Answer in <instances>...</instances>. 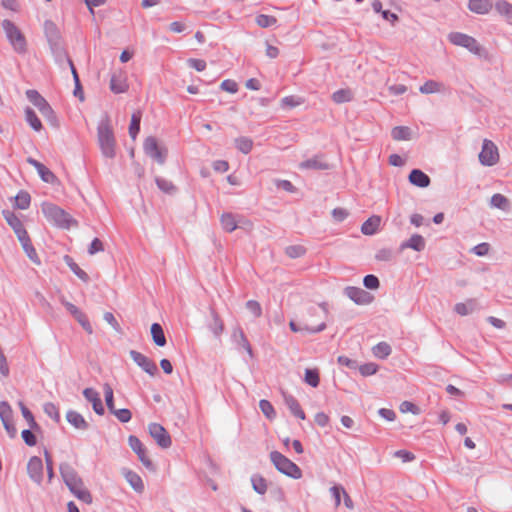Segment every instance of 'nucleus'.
<instances>
[{"instance_id": "obj_1", "label": "nucleus", "mask_w": 512, "mask_h": 512, "mask_svg": "<svg viewBox=\"0 0 512 512\" xmlns=\"http://www.w3.org/2000/svg\"><path fill=\"white\" fill-rule=\"evenodd\" d=\"M60 471L64 482L74 496L86 504H91L92 495L85 487L82 479L77 475L75 470L71 466L65 464L61 465Z\"/></svg>"}, {"instance_id": "obj_2", "label": "nucleus", "mask_w": 512, "mask_h": 512, "mask_svg": "<svg viewBox=\"0 0 512 512\" xmlns=\"http://www.w3.org/2000/svg\"><path fill=\"white\" fill-rule=\"evenodd\" d=\"M269 457L278 472L293 479H300L302 477L301 469L280 452L272 451Z\"/></svg>"}, {"instance_id": "obj_3", "label": "nucleus", "mask_w": 512, "mask_h": 512, "mask_svg": "<svg viewBox=\"0 0 512 512\" xmlns=\"http://www.w3.org/2000/svg\"><path fill=\"white\" fill-rule=\"evenodd\" d=\"M2 28L13 49L19 54H25L27 52V41L22 31L8 19L2 21Z\"/></svg>"}, {"instance_id": "obj_4", "label": "nucleus", "mask_w": 512, "mask_h": 512, "mask_svg": "<svg viewBox=\"0 0 512 512\" xmlns=\"http://www.w3.org/2000/svg\"><path fill=\"white\" fill-rule=\"evenodd\" d=\"M98 141L103 154L107 157L115 156V137L108 121L101 122L98 126Z\"/></svg>"}, {"instance_id": "obj_5", "label": "nucleus", "mask_w": 512, "mask_h": 512, "mask_svg": "<svg viewBox=\"0 0 512 512\" xmlns=\"http://www.w3.org/2000/svg\"><path fill=\"white\" fill-rule=\"evenodd\" d=\"M43 212L48 220L62 228H69L75 222L67 212L53 204L43 207Z\"/></svg>"}, {"instance_id": "obj_6", "label": "nucleus", "mask_w": 512, "mask_h": 512, "mask_svg": "<svg viewBox=\"0 0 512 512\" xmlns=\"http://www.w3.org/2000/svg\"><path fill=\"white\" fill-rule=\"evenodd\" d=\"M26 94L28 99L33 103L34 106L38 108V110L45 118H47L49 121L53 123L57 122V117L54 110L46 101V99L42 97L37 90H28Z\"/></svg>"}, {"instance_id": "obj_7", "label": "nucleus", "mask_w": 512, "mask_h": 512, "mask_svg": "<svg viewBox=\"0 0 512 512\" xmlns=\"http://www.w3.org/2000/svg\"><path fill=\"white\" fill-rule=\"evenodd\" d=\"M449 40L452 44L465 47L471 53L476 55H480L483 51L482 47L478 44L475 38L460 32L450 33Z\"/></svg>"}, {"instance_id": "obj_8", "label": "nucleus", "mask_w": 512, "mask_h": 512, "mask_svg": "<svg viewBox=\"0 0 512 512\" xmlns=\"http://www.w3.org/2000/svg\"><path fill=\"white\" fill-rule=\"evenodd\" d=\"M479 160L483 165L492 166L499 161V152L497 146L488 139L483 141L482 150L479 154Z\"/></svg>"}, {"instance_id": "obj_9", "label": "nucleus", "mask_w": 512, "mask_h": 512, "mask_svg": "<svg viewBox=\"0 0 512 512\" xmlns=\"http://www.w3.org/2000/svg\"><path fill=\"white\" fill-rule=\"evenodd\" d=\"M150 436L156 441L161 448H169L172 444L171 437L167 430L158 423H150L148 425Z\"/></svg>"}, {"instance_id": "obj_10", "label": "nucleus", "mask_w": 512, "mask_h": 512, "mask_svg": "<svg viewBox=\"0 0 512 512\" xmlns=\"http://www.w3.org/2000/svg\"><path fill=\"white\" fill-rule=\"evenodd\" d=\"M144 150L147 155L155 159L158 163L163 164L165 162L167 150L159 147L155 137L150 136L145 139Z\"/></svg>"}, {"instance_id": "obj_11", "label": "nucleus", "mask_w": 512, "mask_h": 512, "mask_svg": "<svg viewBox=\"0 0 512 512\" xmlns=\"http://www.w3.org/2000/svg\"><path fill=\"white\" fill-rule=\"evenodd\" d=\"M239 222H241V219L231 212H225L220 217V223L223 230L229 233L238 228ZM242 224L248 227H252V222L250 220H243Z\"/></svg>"}, {"instance_id": "obj_12", "label": "nucleus", "mask_w": 512, "mask_h": 512, "mask_svg": "<svg viewBox=\"0 0 512 512\" xmlns=\"http://www.w3.org/2000/svg\"><path fill=\"white\" fill-rule=\"evenodd\" d=\"M130 448L137 454L141 463L147 467L152 468V461L147 455L146 448L136 436H130L128 439Z\"/></svg>"}, {"instance_id": "obj_13", "label": "nucleus", "mask_w": 512, "mask_h": 512, "mask_svg": "<svg viewBox=\"0 0 512 512\" xmlns=\"http://www.w3.org/2000/svg\"><path fill=\"white\" fill-rule=\"evenodd\" d=\"M130 355L132 359L148 374L153 376L158 372L156 363L144 354L132 350Z\"/></svg>"}, {"instance_id": "obj_14", "label": "nucleus", "mask_w": 512, "mask_h": 512, "mask_svg": "<svg viewBox=\"0 0 512 512\" xmlns=\"http://www.w3.org/2000/svg\"><path fill=\"white\" fill-rule=\"evenodd\" d=\"M27 162L36 168L38 174L40 175L41 179L44 182L50 183V184H55V183L59 182L56 175L41 162H39L33 158H28Z\"/></svg>"}, {"instance_id": "obj_15", "label": "nucleus", "mask_w": 512, "mask_h": 512, "mask_svg": "<svg viewBox=\"0 0 512 512\" xmlns=\"http://www.w3.org/2000/svg\"><path fill=\"white\" fill-rule=\"evenodd\" d=\"M345 294L356 304H368L372 300V296L360 287H347Z\"/></svg>"}, {"instance_id": "obj_16", "label": "nucleus", "mask_w": 512, "mask_h": 512, "mask_svg": "<svg viewBox=\"0 0 512 512\" xmlns=\"http://www.w3.org/2000/svg\"><path fill=\"white\" fill-rule=\"evenodd\" d=\"M66 309L73 315V317L80 323V325L89 333H92L91 324L85 315L78 307L70 302H65Z\"/></svg>"}, {"instance_id": "obj_17", "label": "nucleus", "mask_w": 512, "mask_h": 512, "mask_svg": "<svg viewBox=\"0 0 512 512\" xmlns=\"http://www.w3.org/2000/svg\"><path fill=\"white\" fill-rule=\"evenodd\" d=\"M300 167L307 170H327L330 168V165L327 161H325L324 156L316 155L303 161L300 164Z\"/></svg>"}, {"instance_id": "obj_18", "label": "nucleus", "mask_w": 512, "mask_h": 512, "mask_svg": "<svg viewBox=\"0 0 512 512\" xmlns=\"http://www.w3.org/2000/svg\"><path fill=\"white\" fill-rule=\"evenodd\" d=\"M27 471L29 476L36 482H40L43 473V463L39 457L30 458L27 464Z\"/></svg>"}, {"instance_id": "obj_19", "label": "nucleus", "mask_w": 512, "mask_h": 512, "mask_svg": "<svg viewBox=\"0 0 512 512\" xmlns=\"http://www.w3.org/2000/svg\"><path fill=\"white\" fill-rule=\"evenodd\" d=\"M3 216L17 236L27 231L20 218L13 211L5 210L3 211Z\"/></svg>"}, {"instance_id": "obj_20", "label": "nucleus", "mask_w": 512, "mask_h": 512, "mask_svg": "<svg viewBox=\"0 0 512 512\" xmlns=\"http://www.w3.org/2000/svg\"><path fill=\"white\" fill-rule=\"evenodd\" d=\"M84 397L91 402L93 410L99 414L102 415L104 413V406L102 404L100 395L98 392H96L93 388H86L83 391Z\"/></svg>"}, {"instance_id": "obj_21", "label": "nucleus", "mask_w": 512, "mask_h": 512, "mask_svg": "<svg viewBox=\"0 0 512 512\" xmlns=\"http://www.w3.org/2000/svg\"><path fill=\"white\" fill-rule=\"evenodd\" d=\"M27 256L34 262L39 263L37 252L32 244V241L26 231L24 234L17 236Z\"/></svg>"}, {"instance_id": "obj_22", "label": "nucleus", "mask_w": 512, "mask_h": 512, "mask_svg": "<svg viewBox=\"0 0 512 512\" xmlns=\"http://www.w3.org/2000/svg\"><path fill=\"white\" fill-rule=\"evenodd\" d=\"M409 181L411 184L421 188H425L430 184L429 176L419 169H413L410 172Z\"/></svg>"}, {"instance_id": "obj_23", "label": "nucleus", "mask_w": 512, "mask_h": 512, "mask_svg": "<svg viewBox=\"0 0 512 512\" xmlns=\"http://www.w3.org/2000/svg\"><path fill=\"white\" fill-rule=\"evenodd\" d=\"M492 7L490 0H468V8L476 14H487Z\"/></svg>"}, {"instance_id": "obj_24", "label": "nucleus", "mask_w": 512, "mask_h": 512, "mask_svg": "<svg viewBox=\"0 0 512 512\" xmlns=\"http://www.w3.org/2000/svg\"><path fill=\"white\" fill-rule=\"evenodd\" d=\"M66 419L75 429L86 430L88 428L87 421L80 413L76 411H68L66 414Z\"/></svg>"}, {"instance_id": "obj_25", "label": "nucleus", "mask_w": 512, "mask_h": 512, "mask_svg": "<svg viewBox=\"0 0 512 512\" xmlns=\"http://www.w3.org/2000/svg\"><path fill=\"white\" fill-rule=\"evenodd\" d=\"M380 223L381 217L373 215L362 224L361 232L365 235H373L378 231Z\"/></svg>"}, {"instance_id": "obj_26", "label": "nucleus", "mask_w": 512, "mask_h": 512, "mask_svg": "<svg viewBox=\"0 0 512 512\" xmlns=\"http://www.w3.org/2000/svg\"><path fill=\"white\" fill-rule=\"evenodd\" d=\"M401 248H411L415 251L420 252L425 248V240L421 235L414 234L407 241L402 243Z\"/></svg>"}, {"instance_id": "obj_27", "label": "nucleus", "mask_w": 512, "mask_h": 512, "mask_svg": "<svg viewBox=\"0 0 512 512\" xmlns=\"http://www.w3.org/2000/svg\"><path fill=\"white\" fill-rule=\"evenodd\" d=\"M285 403L288 406L290 412L297 418L304 420L306 418L304 411L300 404L292 396L284 395Z\"/></svg>"}, {"instance_id": "obj_28", "label": "nucleus", "mask_w": 512, "mask_h": 512, "mask_svg": "<svg viewBox=\"0 0 512 512\" xmlns=\"http://www.w3.org/2000/svg\"><path fill=\"white\" fill-rule=\"evenodd\" d=\"M110 89L116 94L124 93L128 90V84L121 76L114 74L110 79Z\"/></svg>"}, {"instance_id": "obj_29", "label": "nucleus", "mask_w": 512, "mask_h": 512, "mask_svg": "<svg viewBox=\"0 0 512 512\" xmlns=\"http://www.w3.org/2000/svg\"><path fill=\"white\" fill-rule=\"evenodd\" d=\"M151 335L153 338L154 343L157 346H165L166 344V337L163 331L162 326L159 323H153L151 326Z\"/></svg>"}, {"instance_id": "obj_30", "label": "nucleus", "mask_w": 512, "mask_h": 512, "mask_svg": "<svg viewBox=\"0 0 512 512\" xmlns=\"http://www.w3.org/2000/svg\"><path fill=\"white\" fill-rule=\"evenodd\" d=\"M25 118L33 130L38 132L43 128L41 120L33 109L29 107L25 109Z\"/></svg>"}, {"instance_id": "obj_31", "label": "nucleus", "mask_w": 512, "mask_h": 512, "mask_svg": "<svg viewBox=\"0 0 512 512\" xmlns=\"http://www.w3.org/2000/svg\"><path fill=\"white\" fill-rule=\"evenodd\" d=\"M30 203H31V197L27 191L21 190L15 196V203H14L15 208L25 210V209L29 208Z\"/></svg>"}, {"instance_id": "obj_32", "label": "nucleus", "mask_w": 512, "mask_h": 512, "mask_svg": "<svg viewBox=\"0 0 512 512\" xmlns=\"http://www.w3.org/2000/svg\"><path fill=\"white\" fill-rule=\"evenodd\" d=\"M141 117H142L141 111H136L132 114L131 122H130V126H129V134L132 139H136V137L140 131Z\"/></svg>"}, {"instance_id": "obj_33", "label": "nucleus", "mask_w": 512, "mask_h": 512, "mask_svg": "<svg viewBox=\"0 0 512 512\" xmlns=\"http://www.w3.org/2000/svg\"><path fill=\"white\" fill-rule=\"evenodd\" d=\"M251 483H252V487H253L254 491L257 492L258 494L263 495L267 492L268 484H267L266 479L263 476L254 475L251 478Z\"/></svg>"}, {"instance_id": "obj_34", "label": "nucleus", "mask_w": 512, "mask_h": 512, "mask_svg": "<svg viewBox=\"0 0 512 512\" xmlns=\"http://www.w3.org/2000/svg\"><path fill=\"white\" fill-rule=\"evenodd\" d=\"M496 11L501 15L506 17L508 20H512V4L506 0H498L495 3Z\"/></svg>"}, {"instance_id": "obj_35", "label": "nucleus", "mask_w": 512, "mask_h": 512, "mask_svg": "<svg viewBox=\"0 0 512 512\" xmlns=\"http://www.w3.org/2000/svg\"><path fill=\"white\" fill-rule=\"evenodd\" d=\"M125 478L129 482V484L133 487L134 490L141 492L144 489V484L141 477L132 471H127L125 473Z\"/></svg>"}, {"instance_id": "obj_36", "label": "nucleus", "mask_w": 512, "mask_h": 512, "mask_svg": "<svg viewBox=\"0 0 512 512\" xmlns=\"http://www.w3.org/2000/svg\"><path fill=\"white\" fill-rule=\"evenodd\" d=\"M375 357L385 359L391 354V347L386 342H380L372 348Z\"/></svg>"}, {"instance_id": "obj_37", "label": "nucleus", "mask_w": 512, "mask_h": 512, "mask_svg": "<svg viewBox=\"0 0 512 512\" xmlns=\"http://www.w3.org/2000/svg\"><path fill=\"white\" fill-rule=\"evenodd\" d=\"M65 261L70 269L84 282L89 280L88 274L79 267V265L74 262V260L70 256H65Z\"/></svg>"}, {"instance_id": "obj_38", "label": "nucleus", "mask_w": 512, "mask_h": 512, "mask_svg": "<svg viewBox=\"0 0 512 512\" xmlns=\"http://www.w3.org/2000/svg\"><path fill=\"white\" fill-rule=\"evenodd\" d=\"M235 145L239 151L248 154L253 148V141L248 137H239L235 140Z\"/></svg>"}, {"instance_id": "obj_39", "label": "nucleus", "mask_w": 512, "mask_h": 512, "mask_svg": "<svg viewBox=\"0 0 512 512\" xmlns=\"http://www.w3.org/2000/svg\"><path fill=\"white\" fill-rule=\"evenodd\" d=\"M392 137L396 141L401 140H409L410 139V129L405 126H397L392 129Z\"/></svg>"}, {"instance_id": "obj_40", "label": "nucleus", "mask_w": 512, "mask_h": 512, "mask_svg": "<svg viewBox=\"0 0 512 512\" xmlns=\"http://www.w3.org/2000/svg\"><path fill=\"white\" fill-rule=\"evenodd\" d=\"M255 21L261 28H268L277 23V18L272 15L259 14L256 16Z\"/></svg>"}, {"instance_id": "obj_41", "label": "nucleus", "mask_w": 512, "mask_h": 512, "mask_svg": "<svg viewBox=\"0 0 512 512\" xmlns=\"http://www.w3.org/2000/svg\"><path fill=\"white\" fill-rule=\"evenodd\" d=\"M491 205L501 210H508L509 200L504 195L496 193L491 197Z\"/></svg>"}, {"instance_id": "obj_42", "label": "nucleus", "mask_w": 512, "mask_h": 512, "mask_svg": "<svg viewBox=\"0 0 512 512\" xmlns=\"http://www.w3.org/2000/svg\"><path fill=\"white\" fill-rule=\"evenodd\" d=\"M352 99V94L349 89H340L332 94V100L337 103L349 102Z\"/></svg>"}, {"instance_id": "obj_43", "label": "nucleus", "mask_w": 512, "mask_h": 512, "mask_svg": "<svg viewBox=\"0 0 512 512\" xmlns=\"http://www.w3.org/2000/svg\"><path fill=\"white\" fill-rule=\"evenodd\" d=\"M440 89H441L440 83H438L434 80H428L420 87V92L423 94H431V93L439 92Z\"/></svg>"}, {"instance_id": "obj_44", "label": "nucleus", "mask_w": 512, "mask_h": 512, "mask_svg": "<svg viewBox=\"0 0 512 512\" xmlns=\"http://www.w3.org/2000/svg\"><path fill=\"white\" fill-rule=\"evenodd\" d=\"M285 253L290 258L295 259V258H299V257H302L303 255H305L306 248L302 245H291L285 249Z\"/></svg>"}, {"instance_id": "obj_45", "label": "nucleus", "mask_w": 512, "mask_h": 512, "mask_svg": "<svg viewBox=\"0 0 512 512\" xmlns=\"http://www.w3.org/2000/svg\"><path fill=\"white\" fill-rule=\"evenodd\" d=\"M44 412L54 421L59 422L60 421V412L58 407L51 403L47 402L43 406Z\"/></svg>"}, {"instance_id": "obj_46", "label": "nucleus", "mask_w": 512, "mask_h": 512, "mask_svg": "<svg viewBox=\"0 0 512 512\" xmlns=\"http://www.w3.org/2000/svg\"><path fill=\"white\" fill-rule=\"evenodd\" d=\"M474 305H475V301L474 300H468L467 303H457L455 305L454 310L459 315L465 316V315L469 314L473 310Z\"/></svg>"}, {"instance_id": "obj_47", "label": "nucleus", "mask_w": 512, "mask_h": 512, "mask_svg": "<svg viewBox=\"0 0 512 512\" xmlns=\"http://www.w3.org/2000/svg\"><path fill=\"white\" fill-rule=\"evenodd\" d=\"M357 368L359 369V372L361 375L370 376L377 372L378 365L373 362H370V363H365L363 365H360Z\"/></svg>"}, {"instance_id": "obj_48", "label": "nucleus", "mask_w": 512, "mask_h": 512, "mask_svg": "<svg viewBox=\"0 0 512 512\" xmlns=\"http://www.w3.org/2000/svg\"><path fill=\"white\" fill-rule=\"evenodd\" d=\"M399 410L401 413H412L414 415H418L420 413V409L410 401H404L400 404Z\"/></svg>"}, {"instance_id": "obj_49", "label": "nucleus", "mask_w": 512, "mask_h": 512, "mask_svg": "<svg viewBox=\"0 0 512 512\" xmlns=\"http://www.w3.org/2000/svg\"><path fill=\"white\" fill-rule=\"evenodd\" d=\"M260 409L262 413L269 419H273L275 417V410L271 403L267 400H261L259 403Z\"/></svg>"}, {"instance_id": "obj_50", "label": "nucleus", "mask_w": 512, "mask_h": 512, "mask_svg": "<svg viewBox=\"0 0 512 512\" xmlns=\"http://www.w3.org/2000/svg\"><path fill=\"white\" fill-rule=\"evenodd\" d=\"M156 184L165 193H172L175 190L173 183L164 178H156Z\"/></svg>"}, {"instance_id": "obj_51", "label": "nucleus", "mask_w": 512, "mask_h": 512, "mask_svg": "<svg viewBox=\"0 0 512 512\" xmlns=\"http://www.w3.org/2000/svg\"><path fill=\"white\" fill-rule=\"evenodd\" d=\"M305 381L307 384H319L320 377L318 369H306Z\"/></svg>"}, {"instance_id": "obj_52", "label": "nucleus", "mask_w": 512, "mask_h": 512, "mask_svg": "<svg viewBox=\"0 0 512 512\" xmlns=\"http://www.w3.org/2000/svg\"><path fill=\"white\" fill-rule=\"evenodd\" d=\"M0 418L2 422H6L12 419V409L6 402L0 403Z\"/></svg>"}, {"instance_id": "obj_53", "label": "nucleus", "mask_w": 512, "mask_h": 512, "mask_svg": "<svg viewBox=\"0 0 512 512\" xmlns=\"http://www.w3.org/2000/svg\"><path fill=\"white\" fill-rule=\"evenodd\" d=\"M247 309L255 316L260 317L262 315V308L258 301L256 300H249L246 303Z\"/></svg>"}, {"instance_id": "obj_54", "label": "nucleus", "mask_w": 512, "mask_h": 512, "mask_svg": "<svg viewBox=\"0 0 512 512\" xmlns=\"http://www.w3.org/2000/svg\"><path fill=\"white\" fill-rule=\"evenodd\" d=\"M364 286L368 289L375 290L379 287L380 283L375 275H367L363 280Z\"/></svg>"}, {"instance_id": "obj_55", "label": "nucleus", "mask_w": 512, "mask_h": 512, "mask_svg": "<svg viewBox=\"0 0 512 512\" xmlns=\"http://www.w3.org/2000/svg\"><path fill=\"white\" fill-rule=\"evenodd\" d=\"M303 103V99L296 96H287L282 99V105L285 107L293 108Z\"/></svg>"}, {"instance_id": "obj_56", "label": "nucleus", "mask_w": 512, "mask_h": 512, "mask_svg": "<svg viewBox=\"0 0 512 512\" xmlns=\"http://www.w3.org/2000/svg\"><path fill=\"white\" fill-rule=\"evenodd\" d=\"M221 89L229 93H236L238 91V84L231 79H226L221 83Z\"/></svg>"}, {"instance_id": "obj_57", "label": "nucleus", "mask_w": 512, "mask_h": 512, "mask_svg": "<svg viewBox=\"0 0 512 512\" xmlns=\"http://www.w3.org/2000/svg\"><path fill=\"white\" fill-rule=\"evenodd\" d=\"M104 250V245L99 238H94L89 246L88 252L93 255Z\"/></svg>"}, {"instance_id": "obj_58", "label": "nucleus", "mask_w": 512, "mask_h": 512, "mask_svg": "<svg viewBox=\"0 0 512 512\" xmlns=\"http://www.w3.org/2000/svg\"><path fill=\"white\" fill-rule=\"evenodd\" d=\"M116 415L119 421L128 422L131 419V412L128 409H119L112 411Z\"/></svg>"}, {"instance_id": "obj_59", "label": "nucleus", "mask_w": 512, "mask_h": 512, "mask_svg": "<svg viewBox=\"0 0 512 512\" xmlns=\"http://www.w3.org/2000/svg\"><path fill=\"white\" fill-rule=\"evenodd\" d=\"M337 361L341 366H346L350 369H356L358 367L357 361L346 356H339Z\"/></svg>"}, {"instance_id": "obj_60", "label": "nucleus", "mask_w": 512, "mask_h": 512, "mask_svg": "<svg viewBox=\"0 0 512 512\" xmlns=\"http://www.w3.org/2000/svg\"><path fill=\"white\" fill-rule=\"evenodd\" d=\"M188 64L197 71H203L206 69V62L203 59L191 58L188 60Z\"/></svg>"}, {"instance_id": "obj_61", "label": "nucleus", "mask_w": 512, "mask_h": 512, "mask_svg": "<svg viewBox=\"0 0 512 512\" xmlns=\"http://www.w3.org/2000/svg\"><path fill=\"white\" fill-rule=\"evenodd\" d=\"M21 435H22L24 442L27 445L34 446L36 444V437L30 430H27V429L23 430Z\"/></svg>"}, {"instance_id": "obj_62", "label": "nucleus", "mask_w": 512, "mask_h": 512, "mask_svg": "<svg viewBox=\"0 0 512 512\" xmlns=\"http://www.w3.org/2000/svg\"><path fill=\"white\" fill-rule=\"evenodd\" d=\"M490 245L488 243H480L473 248V252L478 256H485L488 254Z\"/></svg>"}, {"instance_id": "obj_63", "label": "nucleus", "mask_w": 512, "mask_h": 512, "mask_svg": "<svg viewBox=\"0 0 512 512\" xmlns=\"http://www.w3.org/2000/svg\"><path fill=\"white\" fill-rule=\"evenodd\" d=\"M213 169L216 172H227L229 170V163L225 160H217L213 163Z\"/></svg>"}, {"instance_id": "obj_64", "label": "nucleus", "mask_w": 512, "mask_h": 512, "mask_svg": "<svg viewBox=\"0 0 512 512\" xmlns=\"http://www.w3.org/2000/svg\"><path fill=\"white\" fill-rule=\"evenodd\" d=\"M276 186L290 193L295 192L294 185L288 180H278Z\"/></svg>"}]
</instances>
